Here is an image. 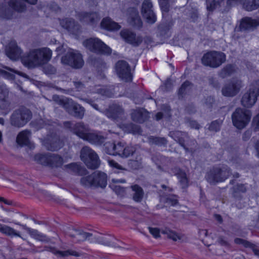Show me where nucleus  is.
Returning <instances> with one entry per match:
<instances>
[{"label": "nucleus", "instance_id": "nucleus-1", "mask_svg": "<svg viewBox=\"0 0 259 259\" xmlns=\"http://www.w3.org/2000/svg\"><path fill=\"white\" fill-rule=\"evenodd\" d=\"M52 55V51L48 48L35 49L23 56L21 61L24 66L33 68L47 63L51 60Z\"/></svg>", "mask_w": 259, "mask_h": 259}, {"label": "nucleus", "instance_id": "nucleus-2", "mask_svg": "<svg viewBox=\"0 0 259 259\" xmlns=\"http://www.w3.org/2000/svg\"><path fill=\"white\" fill-rule=\"evenodd\" d=\"M106 152L110 155H119L122 158H127L133 155L136 151V148L131 145L118 142L116 144L108 142L105 145Z\"/></svg>", "mask_w": 259, "mask_h": 259}, {"label": "nucleus", "instance_id": "nucleus-3", "mask_svg": "<svg viewBox=\"0 0 259 259\" xmlns=\"http://www.w3.org/2000/svg\"><path fill=\"white\" fill-rule=\"evenodd\" d=\"M231 175L230 168L226 165L214 167L206 175L207 181L210 184H215L226 180Z\"/></svg>", "mask_w": 259, "mask_h": 259}, {"label": "nucleus", "instance_id": "nucleus-4", "mask_svg": "<svg viewBox=\"0 0 259 259\" xmlns=\"http://www.w3.org/2000/svg\"><path fill=\"white\" fill-rule=\"evenodd\" d=\"M226 61V55L221 52L212 51L204 54L201 58L203 65L211 68L220 67Z\"/></svg>", "mask_w": 259, "mask_h": 259}, {"label": "nucleus", "instance_id": "nucleus-5", "mask_svg": "<svg viewBox=\"0 0 259 259\" xmlns=\"http://www.w3.org/2000/svg\"><path fill=\"white\" fill-rule=\"evenodd\" d=\"M80 157L90 169H96L100 164L97 154L88 146H84L81 148L80 152Z\"/></svg>", "mask_w": 259, "mask_h": 259}, {"label": "nucleus", "instance_id": "nucleus-6", "mask_svg": "<svg viewBox=\"0 0 259 259\" xmlns=\"http://www.w3.org/2000/svg\"><path fill=\"white\" fill-rule=\"evenodd\" d=\"M31 111L26 108H21L15 110L10 117V123L12 125L21 127L25 125L31 118Z\"/></svg>", "mask_w": 259, "mask_h": 259}, {"label": "nucleus", "instance_id": "nucleus-7", "mask_svg": "<svg viewBox=\"0 0 259 259\" xmlns=\"http://www.w3.org/2000/svg\"><path fill=\"white\" fill-rule=\"evenodd\" d=\"M34 160L41 164L52 167H60L64 163L63 158L60 155L53 153L36 154L34 156Z\"/></svg>", "mask_w": 259, "mask_h": 259}, {"label": "nucleus", "instance_id": "nucleus-8", "mask_svg": "<svg viewBox=\"0 0 259 259\" xmlns=\"http://www.w3.org/2000/svg\"><path fill=\"white\" fill-rule=\"evenodd\" d=\"M259 96V80L253 81L249 90L242 96L241 103L246 108L251 107L256 102Z\"/></svg>", "mask_w": 259, "mask_h": 259}, {"label": "nucleus", "instance_id": "nucleus-9", "mask_svg": "<svg viewBox=\"0 0 259 259\" xmlns=\"http://www.w3.org/2000/svg\"><path fill=\"white\" fill-rule=\"evenodd\" d=\"M251 116L250 110L238 108L232 115L233 124L238 129L243 128L250 121Z\"/></svg>", "mask_w": 259, "mask_h": 259}, {"label": "nucleus", "instance_id": "nucleus-10", "mask_svg": "<svg viewBox=\"0 0 259 259\" xmlns=\"http://www.w3.org/2000/svg\"><path fill=\"white\" fill-rule=\"evenodd\" d=\"M61 62L75 69L81 68L84 64L81 55L77 51L73 50L69 51L62 57Z\"/></svg>", "mask_w": 259, "mask_h": 259}, {"label": "nucleus", "instance_id": "nucleus-11", "mask_svg": "<svg viewBox=\"0 0 259 259\" xmlns=\"http://www.w3.org/2000/svg\"><path fill=\"white\" fill-rule=\"evenodd\" d=\"M83 100L85 102L90 104L96 110L104 113L108 118L113 119L120 117L124 113L122 107L117 104H113L110 106L108 109H104L99 108L98 105L91 99H84Z\"/></svg>", "mask_w": 259, "mask_h": 259}, {"label": "nucleus", "instance_id": "nucleus-12", "mask_svg": "<svg viewBox=\"0 0 259 259\" xmlns=\"http://www.w3.org/2000/svg\"><path fill=\"white\" fill-rule=\"evenodd\" d=\"M83 45L90 51L98 53L110 54L111 49L103 41L97 38H91L84 40Z\"/></svg>", "mask_w": 259, "mask_h": 259}, {"label": "nucleus", "instance_id": "nucleus-13", "mask_svg": "<svg viewBox=\"0 0 259 259\" xmlns=\"http://www.w3.org/2000/svg\"><path fill=\"white\" fill-rule=\"evenodd\" d=\"M243 87L244 84L242 80L233 78L223 86L222 93L225 97H233L240 92Z\"/></svg>", "mask_w": 259, "mask_h": 259}, {"label": "nucleus", "instance_id": "nucleus-14", "mask_svg": "<svg viewBox=\"0 0 259 259\" xmlns=\"http://www.w3.org/2000/svg\"><path fill=\"white\" fill-rule=\"evenodd\" d=\"M64 109L69 114L79 119H82L84 115V108L71 99H69Z\"/></svg>", "mask_w": 259, "mask_h": 259}, {"label": "nucleus", "instance_id": "nucleus-15", "mask_svg": "<svg viewBox=\"0 0 259 259\" xmlns=\"http://www.w3.org/2000/svg\"><path fill=\"white\" fill-rule=\"evenodd\" d=\"M141 13L146 22L153 24L156 21V15L153 10V5L151 0H144L142 5Z\"/></svg>", "mask_w": 259, "mask_h": 259}, {"label": "nucleus", "instance_id": "nucleus-16", "mask_svg": "<svg viewBox=\"0 0 259 259\" xmlns=\"http://www.w3.org/2000/svg\"><path fill=\"white\" fill-rule=\"evenodd\" d=\"M116 71L118 76L125 81L132 80L130 66L123 60L118 61L116 64Z\"/></svg>", "mask_w": 259, "mask_h": 259}, {"label": "nucleus", "instance_id": "nucleus-17", "mask_svg": "<svg viewBox=\"0 0 259 259\" xmlns=\"http://www.w3.org/2000/svg\"><path fill=\"white\" fill-rule=\"evenodd\" d=\"M9 90L4 84H0V109L9 111L11 109Z\"/></svg>", "mask_w": 259, "mask_h": 259}, {"label": "nucleus", "instance_id": "nucleus-18", "mask_svg": "<svg viewBox=\"0 0 259 259\" xmlns=\"http://www.w3.org/2000/svg\"><path fill=\"white\" fill-rule=\"evenodd\" d=\"M77 17L81 22L91 25H96L100 19L96 12H80L77 14Z\"/></svg>", "mask_w": 259, "mask_h": 259}, {"label": "nucleus", "instance_id": "nucleus-19", "mask_svg": "<svg viewBox=\"0 0 259 259\" xmlns=\"http://www.w3.org/2000/svg\"><path fill=\"white\" fill-rule=\"evenodd\" d=\"M66 234L74 239L75 242H80L89 239L93 234L85 232L81 230H78L74 228H68Z\"/></svg>", "mask_w": 259, "mask_h": 259}, {"label": "nucleus", "instance_id": "nucleus-20", "mask_svg": "<svg viewBox=\"0 0 259 259\" xmlns=\"http://www.w3.org/2000/svg\"><path fill=\"white\" fill-rule=\"evenodd\" d=\"M22 53L21 49L17 46L15 40L11 41L6 48V55L12 60L19 59Z\"/></svg>", "mask_w": 259, "mask_h": 259}, {"label": "nucleus", "instance_id": "nucleus-21", "mask_svg": "<svg viewBox=\"0 0 259 259\" xmlns=\"http://www.w3.org/2000/svg\"><path fill=\"white\" fill-rule=\"evenodd\" d=\"M90 131L89 126L82 122L75 123L72 128V132L74 134L84 140L86 139Z\"/></svg>", "mask_w": 259, "mask_h": 259}, {"label": "nucleus", "instance_id": "nucleus-22", "mask_svg": "<svg viewBox=\"0 0 259 259\" xmlns=\"http://www.w3.org/2000/svg\"><path fill=\"white\" fill-rule=\"evenodd\" d=\"M15 224L21 226L24 230L26 231L32 238L36 240L45 242H49L51 240L50 238L47 237L46 235L39 233L36 230L32 229L27 227L25 225L21 224L18 222L15 223Z\"/></svg>", "mask_w": 259, "mask_h": 259}, {"label": "nucleus", "instance_id": "nucleus-23", "mask_svg": "<svg viewBox=\"0 0 259 259\" xmlns=\"http://www.w3.org/2000/svg\"><path fill=\"white\" fill-rule=\"evenodd\" d=\"M120 35L126 42L134 46H139L142 41L141 37H137L134 33L127 30H122L120 32Z\"/></svg>", "mask_w": 259, "mask_h": 259}, {"label": "nucleus", "instance_id": "nucleus-24", "mask_svg": "<svg viewBox=\"0 0 259 259\" xmlns=\"http://www.w3.org/2000/svg\"><path fill=\"white\" fill-rule=\"evenodd\" d=\"M37 0H10L8 2L10 8L18 12H23L25 10V2L31 5L36 3Z\"/></svg>", "mask_w": 259, "mask_h": 259}, {"label": "nucleus", "instance_id": "nucleus-25", "mask_svg": "<svg viewBox=\"0 0 259 259\" xmlns=\"http://www.w3.org/2000/svg\"><path fill=\"white\" fill-rule=\"evenodd\" d=\"M259 25V18L252 19L250 17L243 18L240 24L241 30H253Z\"/></svg>", "mask_w": 259, "mask_h": 259}, {"label": "nucleus", "instance_id": "nucleus-26", "mask_svg": "<svg viewBox=\"0 0 259 259\" xmlns=\"http://www.w3.org/2000/svg\"><path fill=\"white\" fill-rule=\"evenodd\" d=\"M130 16L128 21L130 25L137 28L142 27L143 23L139 15L138 10L134 8H130L128 10Z\"/></svg>", "mask_w": 259, "mask_h": 259}, {"label": "nucleus", "instance_id": "nucleus-27", "mask_svg": "<svg viewBox=\"0 0 259 259\" xmlns=\"http://www.w3.org/2000/svg\"><path fill=\"white\" fill-rule=\"evenodd\" d=\"M61 25L72 33H77L80 29V26L72 19L66 18L60 22Z\"/></svg>", "mask_w": 259, "mask_h": 259}, {"label": "nucleus", "instance_id": "nucleus-28", "mask_svg": "<svg viewBox=\"0 0 259 259\" xmlns=\"http://www.w3.org/2000/svg\"><path fill=\"white\" fill-rule=\"evenodd\" d=\"M169 136L178 142L185 150H188V148L185 145V141H187L189 139V137L187 133L180 131H171L169 132Z\"/></svg>", "mask_w": 259, "mask_h": 259}, {"label": "nucleus", "instance_id": "nucleus-29", "mask_svg": "<svg viewBox=\"0 0 259 259\" xmlns=\"http://www.w3.org/2000/svg\"><path fill=\"white\" fill-rule=\"evenodd\" d=\"M225 0H206V7L209 11H212L215 9H218L224 12L228 11V8H224Z\"/></svg>", "mask_w": 259, "mask_h": 259}, {"label": "nucleus", "instance_id": "nucleus-30", "mask_svg": "<svg viewBox=\"0 0 259 259\" xmlns=\"http://www.w3.org/2000/svg\"><path fill=\"white\" fill-rule=\"evenodd\" d=\"M15 74L20 75L22 74L20 71L6 66H3L2 68H0V76L6 79L9 80L14 79L15 77Z\"/></svg>", "mask_w": 259, "mask_h": 259}, {"label": "nucleus", "instance_id": "nucleus-31", "mask_svg": "<svg viewBox=\"0 0 259 259\" xmlns=\"http://www.w3.org/2000/svg\"><path fill=\"white\" fill-rule=\"evenodd\" d=\"M131 116L133 120L142 123L148 117V113L143 109H138L133 110Z\"/></svg>", "mask_w": 259, "mask_h": 259}, {"label": "nucleus", "instance_id": "nucleus-32", "mask_svg": "<svg viewBox=\"0 0 259 259\" xmlns=\"http://www.w3.org/2000/svg\"><path fill=\"white\" fill-rule=\"evenodd\" d=\"M64 145L63 142L58 137H54L50 140L49 143L46 145L48 150L57 151L62 148Z\"/></svg>", "mask_w": 259, "mask_h": 259}, {"label": "nucleus", "instance_id": "nucleus-33", "mask_svg": "<svg viewBox=\"0 0 259 259\" xmlns=\"http://www.w3.org/2000/svg\"><path fill=\"white\" fill-rule=\"evenodd\" d=\"M46 250L53 252L56 255H59L61 256H67L68 255H73L75 256H79L80 255L79 253L73 250H68L66 251H59L57 250L55 248L53 247H46Z\"/></svg>", "mask_w": 259, "mask_h": 259}, {"label": "nucleus", "instance_id": "nucleus-34", "mask_svg": "<svg viewBox=\"0 0 259 259\" xmlns=\"http://www.w3.org/2000/svg\"><path fill=\"white\" fill-rule=\"evenodd\" d=\"M0 232L11 237H19L24 239L19 232L5 225L0 224Z\"/></svg>", "mask_w": 259, "mask_h": 259}, {"label": "nucleus", "instance_id": "nucleus-35", "mask_svg": "<svg viewBox=\"0 0 259 259\" xmlns=\"http://www.w3.org/2000/svg\"><path fill=\"white\" fill-rule=\"evenodd\" d=\"M101 26L102 28L108 30H116L120 28L118 23L112 21L109 18L103 19L101 23Z\"/></svg>", "mask_w": 259, "mask_h": 259}, {"label": "nucleus", "instance_id": "nucleus-36", "mask_svg": "<svg viewBox=\"0 0 259 259\" xmlns=\"http://www.w3.org/2000/svg\"><path fill=\"white\" fill-rule=\"evenodd\" d=\"M131 187L133 192L132 194L133 200L137 202H141L144 194L143 189L138 185H133Z\"/></svg>", "mask_w": 259, "mask_h": 259}, {"label": "nucleus", "instance_id": "nucleus-37", "mask_svg": "<svg viewBox=\"0 0 259 259\" xmlns=\"http://www.w3.org/2000/svg\"><path fill=\"white\" fill-rule=\"evenodd\" d=\"M30 133L28 130H24L18 135L16 141L20 145H28Z\"/></svg>", "mask_w": 259, "mask_h": 259}, {"label": "nucleus", "instance_id": "nucleus-38", "mask_svg": "<svg viewBox=\"0 0 259 259\" xmlns=\"http://www.w3.org/2000/svg\"><path fill=\"white\" fill-rule=\"evenodd\" d=\"M122 130L128 133H132L134 135H141L142 130L140 127L132 123L123 124L122 125Z\"/></svg>", "mask_w": 259, "mask_h": 259}, {"label": "nucleus", "instance_id": "nucleus-39", "mask_svg": "<svg viewBox=\"0 0 259 259\" xmlns=\"http://www.w3.org/2000/svg\"><path fill=\"white\" fill-rule=\"evenodd\" d=\"M93 173H97L95 180V182L97 183L95 185V187L105 188L107 185V176L103 172L100 171H96Z\"/></svg>", "mask_w": 259, "mask_h": 259}, {"label": "nucleus", "instance_id": "nucleus-40", "mask_svg": "<svg viewBox=\"0 0 259 259\" xmlns=\"http://www.w3.org/2000/svg\"><path fill=\"white\" fill-rule=\"evenodd\" d=\"M85 140L91 144L100 145L104 142L105 138L102 136L90 132Z\"/></svg>", "mask_w": 259, "mask_h": 259}, {"label": "nucleus", "instance_id": "nucleus-41", "mask_svg": "<svg viewBox=\"0 0 259 259\" xmlns=\"http://www.w3.org/2000/svg\"><path fill=\"white\" fill-rule=\"evenodd\" d=\"M65 167L78 175L82 176L87 174V170L86 168L76 163H72L67 164L65 165Z\"/></svg>", "mask_w": 259, "mask_h": 259}, {"label": "nucleus", "instance_id": "nucleus-42", "mask_svg": "<svg viewBox=\"0 0 259 259\" xmlns=\"http://www.w3.org/2000/svg\"><path fill=\"white\" fill-rule=\"evenodd\" d=\"M96 175L97 173H92L88 176L81 178L80 181L81 184L85 187H95V185L97 184L95 181Z\"/></svg>", "mask_w": 259, "mask_h": 259}, {"label": "nucleus", "instance_id": "nucleus-43", "mask_svg": "<svg viewBox=\"0 0 259 259\" xmlns=\"http://www.w3.org/2000/svg\"><path fill=\"white\" fill-rule=\"evenodd\" d=\"M12 16V12L6 5L0 4V18L9 19Z\"/></svg>", "mask_w": 259, "mask_h": 259}, {"label": "nucleus", "instance_id": "nucleus-44", "mask_svg": "<svg viewBox=\"0 0 259 259\" xmlns=\"http://www.w3.org/2000/svg\"><path fill=\"white\" fill-rule=\"evenodd\" d=\"M243 8L247 11H251L256 9L259 6V2L256 0L252 1H245L242 3Z\"/></svg>", "mask_w": 259, "mask_h": 259}, {"label": "nucleus", "instance_id": "nucleus-45", "mask_svg": "<svg viewBox=\"0 0 259 259\" xmlns=\"http://www.w3.org/2000/svg\"><path fill=\"white\" fill-rule=\"evenodd\" d=\"M148 139L150 144H155L158 146H165L167 144V140L164 138L150 136Z\"/></svg>", "mask_w": 259, "mask_h": 259}, {"label": "nucleus", "instance_id": "nucleus-46", "mask_svg": "<svg viewBox=\"0 0 259 259\" xmlns=\"http://www.w3.org/2000/svg\"><path fill=\"white\" fill-rule=\"evenodd\" d=\"M130 167L134 169L142 167V158L141 156H137L135 159H132L128 163Z\"/></svg>", "mask_w": 259, "mask_h": 259}, {"label": "nucleus", "instance_id": "nucleus-47", "mask_svg": "<svg viewBox=\"0 0 259 259\" xmlns=\"http://www.w3.org/2000/svg\"><path fill=\"white\" fill-rule=\"evenodd\" d=\"M234 68L232 65H227L220 72V76L222 78H225L231 75L234 72Z\"/></svg>", "mask_w": 259, "mask_h": 259}, {"label": "nucleus", "instance_id": "nucleus-48", "mask_svg": "<svg viewBox=\"0 0 259 259\" xmlns=\"http://www.w3.org/2000/svg\"><path fill=\"white\" fill-rule=\"evenodd\" d=\"M162 233L167 235V238L172 239L174 241L181 239V237L175 231L169 229H165L162 231Z\"/></svg>", "mask_w": 259, "mask_h": 259}, {"label": "nucleus", "instance_id": "nucleus-49", "mask_svg": "<svg viewBox=\"0 0 259 259\" xmlns=\"http://www.w3.org/2000/svg\"><path fill=\"white\" fill-rule=\"evenodd\" d=\"M191 83L189 81L184 82L178 91L179 97H183V96L190 89Z\"/></svg>", "mask_w": 259, "mask_h": 259}, {"label": "nucleus", "instance_id": "nucleus-50", "mask_svg": "<svg viewBox=\"0 0 259 259\" xmlns=\"http://www.w3.org/2000/svg\"><path fill=\"white\" fill-rule=\"evenodd\" d=\"M69 98H65V97H60L58 95H54L53 96V100L57 104L60 105L62 106L64 108H65L67 102H68Z\"/></svg>", "mask_w": 259, "mask_h": 259}, {"label": "nucleus", "instance_id": "nucleus-51", "mask_svg": "<svg viewBox=\"0 0 259 259\" xmlns=\"http://www.w3.org/2000/svg\"><path fill=\"white\" fill-rule=\"evenodd\" d=\"M178 178L183 189H185L188 187L189 181L185 172H181Z\"/></svg>", "mask_w": 259, "mask_h": 259}, {"label": "nucleus", "instance_id": "nucleus-52", "mask_svg": "<svg viewBox=\"0 0 259 259\" xmlns=\"http://www.w3.org/2000/svg\"><path fill=\"white\" fill-rule=\"evenodd\" d=\"M222 120H217L212 121L209 126V130L212 132H218L220 130Z\"/></svg>", "mask_w": 259, "mask_h": 259}, {"label": "nucleus", "instance_id": "nucleus-53", "mask_svg": "<svg viewBox=\"0 0 259 259\" xmlns=\"http://www.w3.org/2000/svg\"><path fill=\"white\" fill-rule=\"evenodd\" d=\"M43 71L46 74H54L56 73L57 69L53 65L48 64L44 66Z\"/></svg>", "mask_w": 259, "mask_h": 259}, {"label": "nucleus", "instance_id": "nucleus-54", "mask_svg": "<svg viewBox=\"0 0 259 259\" xmlns=\"http://www.w3.org/2000/svg\"><path fill=\"white\" fill-rule=\"evenodd\" d=\"M162 12L167 13L169 11V0H158Z\"/></svg>", "mask_w": 259, "mask_h": 259}, {"label": "nucleus", "instance_id": "nucleus-55", "mask_svg": "<svg viewBox=\"0 0 259 259\" xmlns=\"http://www.w3.org/2000/svg\"><path fill=\"white\" fill-rule=\"evenodd\" d=\"M97 93L102 96H105L107 97H111L112 96V93L105 88H100L97 89Z\"/></svg>", "mask_w": 259, "mask_h": 259}, {"label": "nucleus", "instance_id": "nucleus-56", "mask_svg": "<svg viewBox=\"0 0 259 259\" xmlns=\"http://www.w3.org/2000/svg\"><path fill=\"white\" fill-rule=\"evenodd\" d=\"M149 231L152 235L155 238L160 237V230L157 228L149 227Z\"/></svg>", "mask_w": 259, "mask_h": 259}, {"label": "nucleus", "instance_id": "nucleus-57", "mask_svg": "<svg viewBox=\"0 0 259 259\" xmlns=\"http://www.w3.org/2000/svg\"><path fill=\"white\" fill-rule=\"evenodd\" d=\"M196 142L194 140H190L189 138V139L187 141H185V145L186 147L188 148V150H186V151H189V147H190L191 150H193L194 148L196 147Z\"/></svg>", "mask_w": 259, "mask_h": 259}, {"label": "nucleus", "instance_id": "nucleus-58", "mask_svg": "<svg viewBox=\"0 0 259 259\" xmlns=\"http://www.w3.org/2000/svg\"><path fill=\"white\" fill-rule=\"evenodd\" d=\"M166 202L172 206H175L178 204V200L175 198V196H172L166 198Z\"/></svg>", "mask_w": 259, "mask_h": 259}, {"label": "nucleus", "instance_id": "nucleus-59", "mask_svg": "<svg viewBox=\"0 0 259 259\" xmlns=\"http://www.w3.org/2000/svg\"><path fill=\"white\" fill-rule=\"evenodd\" d=\"M214 102V99L212 97L209 96L204 100V104L208 108H210Z\"/></svg>", "mask_w": 259, "mask_h": 259}, {"label": "nucleus", "instance_id": "nucleus-60", "mask_svg": "<svg viewBox=\"0 0 259 259\" xmlns=\"http://www.w3.org/2000/svg\"><path fill=\"white\" fill-rule=\"evenodd\" d=\"M113 189L119 195H123L125 193V189L120 186L115 185L113 186Z\"/></svg>", "mask_w": 259, "mask_h": 259}, {"label": "nucleus", "instance_id": "nucleus-61", "mask_svg": "<svg viewBox=\"0 0 259 259\" xmlns=\"http://www.w3.org/2000/svg\"><path fill=\"white\" fill-rule=\"evenodd\" d=\"M109 164L110 166L116 168L117 169L124 170L125 169L123 168L120 165H119L117 162L113 160H109L108 161Z\"/></svg>", "mask_w": 259, "mask_h": 259}, {"label": "nucleus", "instance_id": "nucleus-62", "mask_svg": "<svg viewBox=\"0 0 259 259\" xmlns=\"http://www.w3.org/2000/svg\"><path fill=\"white\" fill-rule=\"evenodd\" d=\"M235 243L237 244H242L244 246L248 247L250 243L241 238H236L234 240Z\"/></svg>", "mask_w": 259, "mask_h": 259}, {"label": "nucleus", "instance_id": "nucleus-63", "mask_svg": "<svg viewBox=\"0 0 259 259\" xmlns=\"http://www.w3.org/2000/svg\"><path fill=\"white\" fill-rule=\"evenodd\" d=\"M73 83L76 90L78 91H81L84 89V84L80 81H73Z\"/></svg>", "mask_w": 259, "mask_h": 259}, {"label": "nucleus", "instance_id": "nucleus-64", "mask_svg": "<svg viewBox=\"0 0 259 259\" xmlns=\"http://www.w3.org/2000/svg\"><path fill=\"white\" fill-rule=\"evenodd\" d=\"M248 247L250 248L254 254L257 256L259 257V248L257 246L255 245L254 244H251L250 243V245H249Z\"/></svg>", "mask_w": 259, "mask_h": 259}]
</instances>
